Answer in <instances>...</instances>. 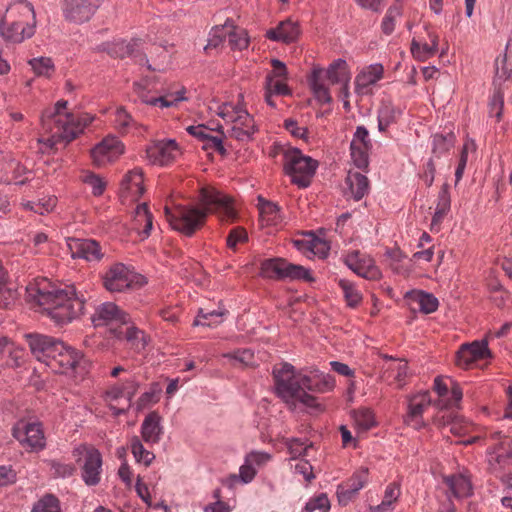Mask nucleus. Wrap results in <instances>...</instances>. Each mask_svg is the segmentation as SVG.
I'll use <instances>...</instances> for the list:
<instances>
[{"label":"nucleus","mask_w":512,"mask_h":512,"mask_svg":"<svg viewBox=\"0 0 512 512\" xmlns=\"http://www.w3.org/2000/svg\"><path fill=\"white\" fill-rule=\"evenodd\" d=\"M96 327L109 326L110 330L130 323V316L113 302H105L96 307L92 316Z\"/></svg>","instance_id":"16"},{"label":"nucleus","mask_w":512,"mask_h":512,"mask_svg":"<svg viewBox=\"0 0 512 512\" xmlns=\"http://www.w3.org/2000/svg\"><path fill=\"white\" fill-rule=\"evenodd\" d=\"M224 314L225 313L222 311H217V310L205 311L204 309H200L193 324L195 326L202 325V326L213 327L222 322Z\"/></svg>","instance_id":"51"},{"label":"nucleus","mask_w":512,"mask_h":512,"mask_svg":"<svg viewBox=\"0 0 512 512\" xmlns=\"http://www.w3.org/2000/svg\"><path fill=\"white\" fill-rule=\"evenodd\" d=\"M435 422L439 426L449 427V431L459 437L468 435L474 428L473 424L461 416H452L451 413L436 416Z\"/></svg>","instance_id":"35"},{"label":"nucleus","mask_w":512,"mask_h":512,"mask_svg":"<svg viewBox=\"0 0 512 512\" xmlns=\"http://www.w3.org/2000/svg\"><path fill=\"white\" fill-rule=\"evenodd\" d=\"M138 388V382L132 377L120 380L107 387L104 398L109 403L110 409L115 416L125 414L128 411Z\"/></svg>","instance_id":"10"},{"label":"nucleus","mask_w":512,"mask_h":512,"mask_svg":"<svg viewBox=\"0 0 512 512\" xmlns=\"http://www.w3.org/2000/svg\"><path fill=\"white\" fill-rule=\"evenodd\" d=\"M32 512H61L59 501L51 494L46 495L34 505Z\"/></svg>","instance_id":"59"},{"label":"nucleus","mask_w":512,"mask_h":512,"mask_svg":"<svg viewBox=\"0 0 512 512\" xmlns=\"http://www.w3.org/2000/svg\"><path fill=\"white\" fill-rule=\"evenodd\" d=\"M49 466L51 473L56 477H69L75 472V466L73 464L57 460H51Z\"/></svg>","instance_id":"62"},{"label":"nucleus","mask_w":512,"mask_h":512,"mask_svg":"<svg viewBox=\"0 0 512 512\" xmlns=\"http://www.w3.org/2000/svg\"><path fill=\"white\" fill-rule=\"evenodd\" d=\"M349 195L355 200L362 199L368 194L370 185L368 178L359 171L350 170L345 179Z\"/></svg>","instance_id":"40"},{"label":"nucleus","mask_w":512,"mask_h":512,"mask_svg":"<svg viewBox=\"0 0 512 512\" xmlns=\"http://www.w3.org/2000/svg\"><path fill=\"white\" fill-rule=\"evenodd\" d=\"M29 64L38 76L49 77L54 72V65L50 58H34L29 61Z\"/></svg>","instance_id":"56"},{"label":"nucleus","mask_w":512,"mask_h":512,"mask_svg":"<svg viewBox=\"0 0 512 512\" xmlns=\"http://www.w3.org/2000/svg\"><path fill=\"white\" fill-rule=\"evenodd\" d=\"M131 452L138 463L149 466L155 458V455L146 450L137 436H134L130 441Z\"/></svg>","instance_id":"50"},{"label":"nucleus","mask_w":512,"mask_h":512,"mask_svg":"<svg viewBox=\"0 0 512 512\" xmlns=\"http://www.w3.org/2000/svg\"><path fill=\"white\" fill-rule=\"evenodd\" d=\"M402 115V109L395 106L391 101H382L378 110V129L385 132L388 127L398 120Z\"/></svg>","instance_id":"41"},{"label":"nucleus","mask_w":512,"mask_h":512,"mask_svg":"<svg viewBox=\"0 0 512 512\" xmlns=\"http://www.w3.org/2000/svg\"><path fill=\"white\" fill-rule=\"evenodd\" d=\"M273 378L277 395L292 410L298 405L316 407L317 400L307 391L313 393H327L334 389L335 379L332 375L319 370H311L309 373L297 372L289 363L275 366Z\"/></svg>","instance_id":"1"},{"label":"nucleus","mask_w":512,"mask_h":512,"mask_svg":"<svg viewBox=\"0 0 512 512\" xmlns=\"http://www.w3.org/2000/svg\"><path fill=\"white\" fill-rule=\"evenodd\" d=\"M400 15L401 8L399 5H393L388 9L381 24L382 30L385 34L389 35L394 31L396 20Z\"/></svg>","instance_id":"57"},{"label":"nucleus","mask_w":512,"mask_h":512,"mask_svg":"<svg viewBox=\"0 0 512 512\" xmlns=\"http://www.w3.org/2000/svg\"><path fill=\"white\" fill-rule=\"evenodd\" d=\"M401 495L400 484L392 482L387 485L382 502L377 505V511L381 510H393L394 504L397 502Z\"/></svg>","instance_id":"49"},{"label":"nucleus","mask_w":512,"mask_h":512,"mask_svg":"<svg viewBox=\"0 0 512 512\" xmlns=\"http://www.w3.org/2000/svg\"><path fill=\"white\" fill-rule=\"evenodd\" d=\"M317 168V162L304 155L299 149L283 150V169L291 182L300 188L309 186Z\"/></svg>","instance_id":"8"},{"label":"nucleus","mask_w":512,"mask_h":512,"mask_svg":"<svg viewBox=\"0 0 512 512\" xmlns=\"http://www.w3.org/2000/svg\"><path fill=\"white\" fill-rule=\"evenodd\" d=\"M24 350L23 348L16 346L13 342L10 346L7 359L4 363L0 364V367H19L24 363Z\"/></svg>","instance_id":"58"},{"label":"nucleus","mask_w":512,"mask_h":512,"mask_svg":"<svg viewBox=\"0 0 512 512\" xmlns=\"http://www.w3.org/2000/svg\"><path fill=\"white\" fill-rule=\"evenodd\" d=\"M385 360L382 374L383 381L389 385L395 383L398 387H402L408 375L407 362L388 356H385Z\"/></svg>","instance_id":"31"},{"label":"nucleus","mask_w":512,"mask_h":512,"mask_svg":"<svg viewBox=\"0 0 512 512\" xmlns=\"http://www.w3.org/2000/svg\"><path fill=\"white\" fill-rule=\"evenodd\" d=\"M133 92L141 103L153 107L168 108L185 99V89L172 91L169 88H157L154 78L145 77L133 84Z\"/></svg>","instance_id":"7"},{"label":"nucleus","mask_w":512,"mask_h":512,"mask_svg":"<svg viewBox=\"0 0 512 512\" xmlns=\"http://www.w3.org/2000/svg\"><path fill=\"white\" fill-rule=\"evenodd\" d=\"M223 357L228 358L233 365H236L237 363L249 365L253 362L254 354L250 349H243L231 353H225L223 354Z\"/></svg>","instance_id":"61"},{"label":"nucleus","mask_w":512,"mask_h":512,"mask_svg":"<svg viewBox=\"0 0 512 512\" xmlns=\"http://www.w3.org/2000/svg\"><path fill=\"white\" fill-rule=\"evenodd\" d=\"M67 247L73 258L99 262L104 257L101 245L93 239L68 238Z\"/></svg>","instance_id":"20"},{"label":"nucleus","mask_w":512,"mask_h":512,"mask_svg":"<svg viewBox=\"0 0 512 512\" xmlns=\"http://www.w3.org/2000/svg\"><path fill=\"white\" fill-rule=\"evenodd\" d=\"M145 153L150 163L166 166L176 159L180 151L175 141L168 140L149 145Z\"/></svg>","instance_id":"24"},{"label":"nucleus","mask_w":512,"mask_h":512,"mask_svg":"<svg viewBox=\"0 0 512 512\" xmlns=\"http://www.w3.org/2000/svg\"><path fill=\"white\" fill-rule=\"evenodd\" d=\"M259 213L266 225H275L281 219L279 207L275 203L261 198L259 199Z\"/></svg>","instance_id":"47"},{"label":"nucleus","mask_w":512,"mask_h":512,"mask_svg":"<svg viewBox=\"0 0 512 512\" xmlns=\"http://www.w3.org/2000/svg\"><path fill=\"white\" fill-rule=\"evenodd\" d=\"M55 357L50 360V369L56 373H68L74 370L82 359V354L63 341L57 344Z\"/></svg>","instance_id":"19"},{"label":"nucleus","mask_w":512,"mask_h":512,"mask_svg":"<svg viewBox=\"0 0 512 512\" xmlns=\"http://www.w3.org/2000/svg\"><path fill=\"white\" fill-rule=\"evenodd\" d=\"M371 147L368 130L364 126H358L350 144L351 156L358 168L368 165L367 152Z\"/></svg>","instance_id":"26"},{"label":"nucleus","mask_w":512,"mask_h":512,"mask_svg":"<svg viewBox=\"0 0 512 512\" xmlns=\"http://www.w3.org/2000/svg\"><path fill=\"white\" fill-rule=\"evenodd\" d=\"M143 182V171L140 168L129 171L121 183L122 193L130 197L132 201H137L145 190Z\"/></svg>","instance_id":"34"},{"label":"nucleus","mask_w":512,"mask_h":512,"mask_svg":"<svg viewBox=\"0 0 512 512\" xmlns=\"http://www.w3.org/2000/svg\"><path fill=\"white\" fill-rule=\"evenodd\" d=\"M83 182L91 187L92 193L95 196H100L106 188V183L103 179L91 172L83 176Z\"/></svg>","instance_id":"63"},{"label":"nucleus","mask_w":512,"mask_h":512,"mask_svg":"<svg viewBox=\"0 0 512 512\" xmlns=\"http://www.w3.org/2000/svg\"><path fill=\"white\" fill-rule=\"evenodd\" d=\"M13 436L27 450L39 451L45 447L44 432L38 422H18L13 428Z\"/></svg>","instance_id":"15"},{"label":"nucleus","mask_w":512,"mask_h":512,"mask_svg":"<svg viewBox=\"0 0 512 512\" xmlns=\"http://www.w3.org/2000/svg\"><path fill=\"white\" fill-rule=\"evenodd\" d=\"M328 79L331 84H341L342 93L348 97V84L350 81V74L348 72L347 63L342 59L334 61L327 71H324V80Z\"/></svg>","instance_id":"36"},{"label":"nucleus","mask_w":512,"mask_h":512,"mask_svg":"<svg viewBox=\"0 0 512 512\" xmlns=\"http://www.w3.org/2000/svg\"><path fill=\"white\" fill-rule=\"evenodd\" d=\"M248 240L247 232L242 227L233 228L227 236V246L232 250H236L237 245L245 243Z\"/></svg>","instance_id":"64"},{"label":"nucleus","mask_w":512,"mask_h":512,"mask_svg":"<svg viewBox=\"0 0 512 512\" xmlns=\"http://www.w3.org/2000/svg\"><path fill=\"white\" fill-rule=\"evenodd\" d=\"M330 510V501L326 494H319L311 498L305 505L306 512H328Z\"/></svg>","instance_id":"60"},{"label":"nucleus","mask_w":512,"mask_h":512,"mask_svg":"<svg viewBox=\"0 0 512 512\" xmlns=\"http://www.w3.org/2000/svg\"><path fill=\"white\" fill-rule=\"evenodd\" d=\"M406 299L413 310H419L424 314H430L437 310L438 299L431 293L414 290L406 294Z\"/></svg>","instance_id":"33"},{"label":"nucleus","mask_w":512,"mask_h":512,"mask_svg":"<svg viewBox=\"0 0 512 512\" xmlns=\"http://www.w3.org/2000/svg\"><path fill=\"white\" fill-rule=\"evenodd\" d=\"M100 5V0H65L63 13L66 20L74 23L88 21Z\"/></svg>","instance_id":"21"},{"label":"nucleus","mask_w":512,"mask_h":512,"mask_svg":"<svg viewBox=\"0 0 512 512\" xmlns=\"http://www.w3.org/2000/svg\"><path fill=\"white\" fill-rule=\"evenodd\" d=\"M161 416L158 412H150L143 420L141 425L142 439L149 445L156 444L160 441L164 429L161 425Z\"/></svg>","instance_id":"32"},{"label":"nucleus","mask_w":512,"mask_h":512,"mask_svg":"<svg viewBox=\"0 0 512 512\" xmlns=\"http://www.w3.org/2000/svg\"><path fill=\"white\" fill-rule=\"evenodd\" d=\"M338 285L342 290L344 299L350 308H356L360 305L363 300L361 291L357 286L346 279H340Z\"/></svg>","instance_id":"46"},{"label":"nucleus","mask_w":512,"mask_h":512,"mask_svg":"<svg viewBox=\"0 0 512 512\" xmlns=\"http://www.w3.org/2000/svg\"><path fill=\"white\" fill-rule=\"evenodd\" d=\"M490 356L486 341L464 344L457 353V364L462 368H468L472 363Z\"/></svg>","instance_id":"30"},{"label":"nucleus","mask_w":512,"mask_h":512,"mask_svg":"<svg viewBox=\"0 0 512 512\" xmlns=\"http://www.w3.org/2000/svg\"><path fill=\"white\" fill-rule=\"evenodd\" d=\"M265 91L273 95H289L290 89L286 84V79H274V76H267L265 81Z\"/></svg>","instance_id":"55"},{"label":"nucleus","mask_w":512,"mask_h":512,"mask_svg":"<svg viewBox=\"0 0 512 512\" xmlns=\"http://www.w3.org/2000/svg\"><path fill=\"white\" fill-rule=\"evenodd\" d=\"M26 298L47 311L57 324L64 325L78 317L84 309L85 298L74 286L58 287L47 279L30 283L26 287Z\"/></svg>","instance_id":"3"},{"label":"nucleus","mask_w":512,"mask_h":512,"mask_svg":"<svg viewBox=\"0 0 512 512\" xmlns=\"http://www.w3.org/2000/svg\"><path fill=\"white\" fill-rule=\"evenodd\" d=\"M67 104V101L60 100L43 112L41 127L47 137L43 135L39 138V143L44 146L41 148L42 152L57 150L58 145L65 146L92 122V118L88 115L80 117L67 112Z\"/></svg>","instance_id":"4"},{"label":"nucleus","mask_w":512,"mask_h":512,"mask_svg":"<svg viewBox=\"0 0 512 512\" xmlns=\"http://www.w3.org/2000/svg\"><path fill=\"white\" fill-rule=\"evenodd\" d=\"M455 136L452 133L447 135L436 134L432 138V153L436 158H440L453 147Z\"/></svg>","instance_id":"48"},{"label":"nucleus","mask_w":512,"mask_h":512,"mask_svg":"<svg viewBox=\"0 0 512 512\" xmlns=\"http://www.w3.org/2000/svg\"><path fill=\"white\" fill-rule=\"evenodd\" d=\"M345 263L352 271L363 278L375 280L380 276V271L375 265L374 260L359 251L348 253L345 257Z\"/></svg>","instance_id":"25"},{"label":"nucleus","mask_w":512,"mask_h":512,"mask_svg":"<svg viewBox=\"0 0 512 512\" xmlns=\"http://www.w3.org/2000/svg\"><path fill=\"white\" fill-rule=\"evenodd\" d=\"M132 225L133 229L137 230L144 237L150 235V231L153 227V216L146 203L136 207Z\"/></svg>","instance_id":"43"},{"label":"nucleus","mask_w":512,"mask_h":512,"mask_svg":"<svg viewBox=\"0 0 512 512\" xmlns=\"http://www.w3.org/2000/svg\"><path fill=\"white\" fill-rule=\"evenodd\" d=\"M498 442L488 451V466L501 478H512V437L497 433Z\"/></svg>","instance_id":"11"},{"label":"nucleus","mask_w":512,"mask_h":512,"mask_svg":"<svg viewBox=\"0 0 512 512\" xmlns=\"http://www.w3.org/2000/svg\"><path fill=\"white\" fill-rule=\"evenodd\" d=\"M368 483V469L361 468L356 471L345 483L338 486L337 496L339 502L346 505Z\"/></svg>","instance_id":"27"},{"label":"nucleus","mask_w":512,"mask_h":512,"mask_svg":"<svg viewBox=\"0 0 512 512\" xmlns=\"http://www.w3.org/2000/svg\"><path fill=\"white\" fill-rule=\"evenodd\" d=\"M353 418L356 426L361 430H368L375 424L373 412L368 408H361L354 411Z\"/></svg>","instance_id":"54"},{"label":"nucleus","mask_w":512,"mask_h":512,"mask_svg":"<svg viewBox=\"0 0 512 512\" xmlns=\"http://www.w3.org/2000/svg\"><path fill=\"white\" fill-rule=\"evenodd\" d=\"M57 198L55 196H49L38 200L37 202L27 201L23 203L25 209L31 210L38 214H44L52 211L56 206Z\"/></svg>","instance_id":"52"},{"label":"nucleus","mask_w":512,"mask_h":512,"mask_svg":"<svg viewBox=\"0 0 512 512\" xmlns=\"http://www.w3.org/2000/svg\"><path fill=\"white\" fill-rule=\"evenodd\" d=\"M217 114L226 124V131L222 132L225 138L246 143L251 141L258 131L253 116L242 106L223 103L218 107Z\"/></svg>","instance_id":"6"},{"label":"nucleus","mask_w":512,"mask_h":512,"mask_svg":"<svg viewBox=\"0 0 512 512\" xmlns=\"http://www.w3.org/2000/svg\"><path fill=\"white\" fill-rule=\"evenodd\" d=\"M199 200L201 208L192 206H177L174 210L165 207V216L171 227L186 236H192L206 222L209 213L216 214L221 221H233L236 211L232 200L220 191L203 187Z\"/></svg>","instance_id":"2"},{"label":"nucleus","mask_w":512,"mask_h":512,"mask_svg":"<svg viewBox=\"0 0 512 512\" xmlns=\"http://www.w3.org/2000/svg\"><path fill=\"white\" fill-rule=\"evenodd\" d=\"M448 184H444L439 192L435 213L431 222V230H439L440 224L446 217L451 207V199Z\"/></svg>","instance_id":"42"},{"label":"nucleus","mask_w":512,"mask_h":512,"mask_svg":"<svg viewBox=\"0 0 512 512\" xmlns=\"http://www.w3.org/2000/svg\"><path fill=\"white\" fill-rule=\"evenodd\" d=\"M26 339L32 355L49 367L50 360L55 357L56 352L54 350H56L57 344L61 343V340L42 334H28Z\"/></svg>","instance_id":"18"},{"label":"nucleus","mask_w":512,"mask_h":512,"mask_svg":"<svg viewBox=\"0 0 512 512\" xmlns=\"http://www.w3.org/2000/svg\"><path fill=\"white\" fill-rule=\"evenodd\" d=\"M426 33L427 39L421 36H414L411 41V53L418 61H426L438 51V35L429 30Z\"/></svg>","instance_id":"28"},{"label":"nucleus","mask_w":512,"mask_h":512,"mask_svg":"<svg viewBox=\"0 0 512 512\" xmlns=\"http://www.w3.org/2000/svg\"><path fill=\"white\" fill-rule=\"evenodd\" d=\"M227 41L233 50H243L248 47L249 38L245 29L234 25L233 21L227 20Z\"/></svg>","instance_id":"45"},{"label":"nucleus","mask_w":512,"mask_h":512,"mask_svg":"<svg viewBox=\"0 0 512 512\" xmlns=\"http://www.w3.org/2000/svg\"><path fill=\"white\" fill-rule=\"evenodd\" d=\"M103 285L109 292H124L139 289L145 278L123 263L111 265L102 276Z\"/></svg>","instance_id":"9"},{"label":"nucleus","mask_w":512,"mask_h":512,"mask_svg":"<svg viewBox=\"0 0 512 512\" xmlns=\"http://www.w3.org/2000/svg\"><path fill=\"white\" fill-rule=\"evenodd\" d=\"M143 46L144 41L142 39L133 38L129 41L119 39L113 42H106L103 43L100 48L102 51L107 52L111 57L121 59L125 57H132L137 64L147 65L148 70H158L149 64L146 55L142 53Z\"/></svg>","instance_id":"13"},{"label":"nucleus","mask_w":512,"mask_h":512,"mask_svg":"<svg viewBox=\"0 0 512 512\" xmlns=\"http://www.w3.org/2000/svg\"><path fill=\"white\" fill-rule=\"evenodd\" d=\"M300 34L299 26L290 19L280 22L276 28L267 31L266 36L273 40L284 43L295 41Z\"/></svg>","instance_id":"39"},{"label":"nucleus","mask_w":512,"mask_h":512,"mask_svg":"<svg viewBox=\"0 0 512 512\" xmlns=\"http://www.w3.org/2000/svg\"><path fill=\"white\" fill-rule=\"evenodd\" d=\"M261 273L267 278L314 281L310 270L301 265L292 264L283 258L264 260L261 264Z\"/></svg>","instance_id":"12"},{"label":"nucleus","mask_w":512,"mask_h":512,"mask_svg":"<svg viewBox=\"0 0 512 512\" xmlns=\"http://www.w3.org/2000/svg\"><path fill=\"white\" fill-rule=\"evenodd\" d=\"M111 334L119 340H126L130 348L136 351L144 349L147 344L144 331L137 328L131 320L129 324H121L115 328H112Z\"/></svg>","instance_id":"29"},{"label":"nucleus","mask_w":512,"mask_h":512,"mask_svg":"<svg viewBox=\"0 0 512 512\" xmlns=\"http://www.w3.org/2000/svg\"><path fill=\"white\" fill-rule=\"evenodd\" d=\"M227 21L222 26L214 27L208 38V43L205 46V50L208 52L211 49H216L227 39Z\"/></svg>","instance_id":"53"},{"label":"nucleus","mask_w":512,"mask_h":512,"mask_svg":"<svg viewBox=\"0 0 512 512\" xmlns=\"http://www.w3.org/2000/svg\"><path fill=\"white\" fill-rule=\"evenodd\" d=\"M384 68L381 64H372L365 67L355 78L356 90L359 93H368L370 86L383 78Z\"/></svg>","instance_id":"38"},{"label":"nucleus","mask_w":512,"mask_h":512,"mask_svg":"<svg viewBox=\"0 0 512 512\" xmlns=\"http://www.w3.org/2000/svg\"><path fill=\"white\" fill-rule=\"evenodd\" d=\"M123 151V144L116 137L108 136L91 150V158L96 166H104L118 158Z\"/></svg>","instance_id":"22"},{"label":"nucleus","mask_w":512,"mask_h":512,"mask_svg":"<svg viewBox=\"0 0 512 512\" xmlns=\"http://www.w3.org/2000/svg\"><path fill=\"white\" fill-rule=\"evenodd\" d=\"M431 397L428 391L413 395L408 400V411L404 418L405 423L414 429H420L426 425L423 413L431 405Z\"/></svg>","instance_id":"23"},{"label":"nucleus","mask_w":512,"mask_h":512,"mask_svg":"<svg viewBox=\"0 0 512 512\" xmlns=\"http://www.w3.org/2000/svg\"><path fill=\"white\" fill-rule=\"evenodd\" d=\"M77 461L84 459L82 477L87 485L93 486L99 483L102 471V457L94 447L80 445L73 451Z\"/></svg>","instance_id":"14"},{"label":"nucleus","mask_w":512,"mask_h":512,"mask_svg":"<svg viewBox=\"0 0 512 512\" xmlns=\"http://www.w3.org/2000/svg\"><path fill=\"white\" fill-rule=\"evenodd\" d=\"M444 481L455 498H465L472 494L470 475L466 471L447 476Z\"/></svg>","instance_id":"37"},{"label":"nucleus","mask_w":512,"mask_h":512,"mask_svg":"<svg viewBox=\"0 0 512 512\" xmlns=\"http://www.w3.org/2000/svg\"><path fill=\"white\" fill-rule=\"evenodd\" d=\"M35 27V10L27 0L10 3L0 18V36L5 42L22 43L34 35Z\"/></svg>","instance_id":"5"},{"label":"nucleus","mask_w":512,"mask_h":512,"mask_svg":"<svg viewBox=\"0 0 512 512\" xmlns=\"http://www.w3.org/2000/svg\"><path fill=\"white\" fill-rule=\"evenodd\" d=\"M309 84L313 91L315 98L321 104L330 103L332 98L329 93V89L324 81V71L322 69H314L310 78Z\"/></svg>","instance_id":"44"},{"label":"nucleus","mask_w":512,"mask_h":512,"mask_svg":"<svg viewBox=\"0 0 512 512\" xmlns=\"http://www.w3.org/2000/svg\"><path fill=\"white\" fill-rule=\"evenodd\" d=\"M433 388L438 394L437 405L441 409H452L459 406L463 393L460 386L450 378L436 377Z\"/></svg>","instance_id":"17"}]
</instances>
